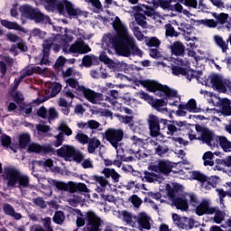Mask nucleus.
I'll list each match as a JSON object with an SVG mask.
<instances>
[{"mask_svg":"<svg viewBox=\"0 0 231 231\" xmlns=\"http://www.w3.org/2000/svg\"><path fill=\"white\" fill-rule=\"evenodd\" d=\"M174 64L171 65V73L172 75H175V77H180V75H182V77H186L189 75V69L183 68L182 66H185V60L183 59H174L173 60Z\"/></svg>","mask_w":231,"mask_h":231,"instance_id":"14","label":"nucleus"},{"mask_svg":"<svg viewBox=\"0 0 231 231\" xmlns=\"http://www.w3.org/2000/svg\"><path fill=\"white\" fill-rule=\"evenodd\" d=\"M54 186L58 190H65L68 189V183L62 181H54Z\"/></svg>","mask_w":231,"mask_h":231,"instance_id":"64","label":"nucleus"},{"mask_svg":"<svg viewBox=\"0 0 231 231\" xmlns=\"http://www.w3.org/2000/svg\"><path fill=\"white\" fill-rule=\"evenodd\" d=\"M216 212L215 207H210V202L207 199H203L196 207L197 216H212Z\"/></svg>","mask_w":231,"mask_h":231,"instance_id":"15","label":"nucleus"},{"mask_svg":"<svg viewBox=\"0 0 231 231\" xmlns=\"http://www.w3.org/2000/svg\"><path fill=\"white\" fill-rule=\"evenodd\" d=\"M171 51L175 57H185V45L180 41L174 42L171 45Z\"/></svg>","mask_w":231,"mask_h":231,"instance_id":"21","label":"nucleus"},{"mask_svg":"<svg viewBox=\"0 0 231 231\" xmlns=\"http://www.w3.org/2000/svg\"><path fill=\"white\" fill-rule=\"evenodd\" d=\"M77 91L83 95L86 100H88L91 104H98L103 98L102 93L95 92L91 88H88L85 86H78Z\"/></svg>","mask_w":231,"mask_h":231,"instance_id":"12","label":"nucleus"},{"mask_svg":"<svg viewBox=\"0 0 231 231\" xmlns=\"http://www.w3.org/2000/svg\"><path fill=\"white\" fill-rule=\"evenodd\" d=\"M135 21L139 26H145L147 24V22L145 21V16L143 14H137L135 16Z\"/></svg>","mask_w":231,"mask_h":231,"instance_id":"60","label":"nucleus"},{"mask_svg":"<svg viewBox=\"0 0 231 231\" xmlns=\"http://www.w3.org/2000/svg\"><path fill=\"white\" fill-rule=\"evenodd\" d=\"M56 140L52 143L54 147H60L64 143V133L60 132L59 134L55 136Z\"/></svg>","mask_w":231,"mask_h":231,"instance_id":"46","label":"nucleus"},{"mask_svg":"<svg viewBox=\"0 0 231 231\" xmlns=\"http://www.w3.org/2000/svg\"><path fill=\"white\" fill-rule=\"evenodd\" d=\"M214 214H215L213 217L214 223H217V225H221V223L225 221V216H226L225 211H221V209H219L218 207H215Z\"/></svg>","mask_w":231,"mask_h":231,"instance_id":"30","label":"nucleus"},{"mask_svg":"<svg viewBox=\"0 0 231 231\" xmlns=\"http://www.w3.org/2000/svg\"><path fill=\"white\" fill-rule=\"evenodd\" d=\"M221 113L224 116H231L230 99L223 98L221 100Z\"/></svg>","mask_w":231,"mask_h":231,"instance_id":"29","label":"nucleus"},{"mask_svg":"<svg viewBox=\"0 0 231 231\" xmlns=\"http://www.w3.org/2000/svg\"><path fill=\"white\" fill-rule=\"evenodd\" d=\"M76 140L82 143V145H86L89 142V136L86 134H77Z\"/></svg>","mask_w":231,"mask_h":231,"instance_id":"50","label":"nucleus"},{"mask_svg":"<svg viewBox=\"0 0 231 231\" xmlns=\"http://www.w3.org/2000/svg\"><path fill=\"white\" fill-rule=\"evenodd\" d=\"M53 46V42L50 40H45L42 43V52L43 57H50V51L51 50V47Z\"/></svg>","mask_w":231,"mask_h":231,"instance_id":"37","label":"nucleus"},{"mask_svg":"<svg viewBox=\"0 0 231 231\" xmlns=\"http://www.w3.org/2000/svg\"><path fill=\"white\" fill-rule=\"evenodd\" d=\"M75 151V147L64 144L62 147L56 150V154L59 156V158L68 160V158H73Z\"/></svg>","mask_w":231,"mask_h":231,"instance_id":"19","label":"nucleus"},{"mask_svg":"<svg viewBox=\"0 0 231 231\" xmlns=\"http://www.w3.org/2000/svg\"><path fill=\"white\" fill-rule=\"evenodd\" d=\"M60 15L64 17H69V19H79L82 15L83 12L80 8L75 7L73 3L69 0H63V4L60 5Z\"/></svg>","mask_w":231,"mask_h":231,"instance_id":"9","label":"nucleus"},{"mask_svg":"<svg viewBox=\"0 0 231 231\" xmlns=\"http://www.w3.org/2000/svg\"><path fill=\"white\" fill-rule=\"evenodd\" d=\"M66 58L63 56H60L55 62V68H64V64H66Z\"/></svg>","mask_w":231,"mask_h":231,"instance_id":"61","label":"nucleus"},{"mask_svg":"<svg viewBox=\"0 0 231 231\" xmlns=\"http://www.w3.org/2000/svg\"><path fill=\"white\" fill-rule=\"evenodd\" d=\"M219 177H217V175L211 176V177H208L207 180V183L208 185H209L210 187H212V189H216V187H217V183H219Z\"/></svg>","mask_w":231,"mask_h":231,"instance_id":"44","label":"nucleus"},{"mask_svg":"<svg viewBox=\"0 0 231 231\" xmlns=\"http://www.w3.org/2000/svg\"><path fill=\"white\" fill-rule=\"evenodd\" d=\"M123 219L125 223L127 225H131V223H134V216L128 211H123Z\"/></svg>","mask_w":231,"mask_h":231,"instance_id":"49","label":"nucleus"},{"mask_svg":"<svg viewBox=\"0 0 231 231\" xmlns=\"http://www.w3.org/2000/svg\"><path fill=\"white\" fill-rule=\"evenodd\" d=\"M82 64L85 68H91V55H86L82 59Z\"/></svg>","mask_w":231,"mask_h":231,"instance_id":"63","label":"nucleus"},{"mask_svg":"<svg viewBox=\"0 0 231 231\" xmlns=\"http://www.w3.org/2000/svg\"><path fill=\"white\" fill-rule=\"evenodd\" d=\"M211 88L218 93H226L228 89L231 93V81L229 79H224L219 74H213L209 76Z\"/></svg>","mask_w":231,"mask_h":231,"instance_id":"10","label":"nucleus"},{"mask_svg":"<svg viewBox=\"0 0 231 231\" xmlns=\"http://www.w3.org/2000/svg\"><path fill=\"white\" fill-rule=\"evenodd\" d=\"M3 210L5 214V216H14V213L15 212V208H14V206L6 203L3 207Z\"/></svg>","mask_w":231,"mask_h":231,"instance_id":"52","label":"nucleus"},{"mask_svg":"<svg viewBox=\"0 0 231 231\" xmlns=\"http://www.w3.org/2000/svg\"><path fill=\"white\" fill-rule=\"evenodd\" d=\"M117 118L122 124L129 125V127L134 126V116L117 115Z\"/></svg>","mask_w":231,"mask_h":231,"instance_id":"33","label":"nucleus"},{"mask_svg":"<svg viewBox=\"0 0 231 231\" xmlns=\"http://www.w3.org/2000/svg\"><path fill=\"white\" fill-rule=\"evenodd\" d=\"M42 150V145L39 143H32L28 146V152H36L37 154H40Z\"/></svg>","mask_w":231,"mask_h":231,"instance_id":"45","label":"nucleus"},{"mask_svg":"<svg viewBox=\"0 0 231 231\" xmlns=\"http://www.w3.org/2000/svg\"><path fill=\"white\" fill-rule=\"evenodd\" d=\"M1 24L7 30H16V32H23V28L16 22H10L8 20H1Z\"/></svg>","mask_w":231,"mask_h":231,"instance_id":"28","label":"nucleus"},{"mask_svg":"<svg viewBox=\"0 0 231 231\" xmlns=\"http://www.w3.org/2000/svg\"><path fill=\"white\" fill-rule=\"evenodd\" d=\"M202 160L205 167H214V161H212L214 160V152H206L202 156Z\"/></svg>","mask_w":231,"mask_h":231,"instance_id":"31","label":"nucleus"},{"mask_svg":"<svg viewBox=\"0 0 231 231\" xmlns=\"http://www.w3.org/2000/svg\"><path fill=\"white\" fill-rule=\"evenodd\" d=\"M42 221L43 222V226L46 228H42V226L38 225L34 228V231H53V227L51 226V217H47L45 218H42Z\"/></svg>","mask_w":231,"mask_h":231,"instance_id":"27","label":"nucleus"},{"mask_svg":"<svg viewBox=\"0 0 231 231\" xmlns=\"http://www.w3.org/2000/svg\"><path fill=\"white\" fill-rule=\"evenodd\" d=\"M155 5H160L161 8L163 10H167V8H171V3L172 0H152Z\"/></svg>","mask_w":231,"mask_h":231,"instance_id":"47","label":"nucleus"},{"mask_svg":"<svg viewBox=\"0 0 231 231\" xmlns=\"http://www.w3.org/2000/svg\"><path fill=\"white\" fill-rule=\"evenodd\" d=\"M9 189H28L30 187V177L21 174V171L12 167H5L2 175Z\"/></svg>","mask_w":231,"mask_h":231,"instance_id":"2","label":"nucleus"},{"mask_svg":"<svg viewBox=\"0 0 231 231\" xmlns=\"http://www.w3.org/2000/svg\"><path fill=\"white\" fill-rule=\"evenodd\" d=\"M19 12L22 14V17L25 19H30L35 23H44L50 20V16L45 15L39 10V8H34L30 5H23L19 7Z\"/></svg>","mask_w":231,"mask_h":231,"instance_id":"6","label":"nucleus"},{"mask_svg":"<svg viewBox=\"0 0 231 231\" xmlns=\"http://www.w3.org/2000/svg\"><path fill=\"white\" fill-rule=\"evenodd\" d=\"M172 98H178V91H176L175 96H164L162 99H153L151 106L152 107H154L156 111H162V108L164 107V106H167V104H169V100H172Z\"/></svg>","mask_w":231,"mask_h":231,"instance_id":"20","label":"nucleus"},{"mask_svg":"<svg viewBox=\"0 0 231 231\" xmlns=\"http://www.w3.org/2000/svg\"><path fill=\"white\" fill-rule=\"evenodd\" d=\"M102 223H104L102 218L97 216V214L93 211L87 212L85 217H78L76 220L78 228H80L86 225V231H102Z\"/></svg>","mask_w":231,"mask_h":231,"instance_id":"3","label":"nucleus"},{"mask_svg":"<svg viewBox=\"0 0 231 231\" xmlns=\"http://www.w3.org/2000/svg\"><path fill=\"white\" fill-rule=\"evenodd\" d=\"M139 84L145 88L150 93H156V91H159V97H176V90L154 80H139Z\"/></svg>","mask_w":231,"mask_h":231,"instance_id":"4","label":"nucleus"},{"mask_svg":"<svg viewBox=\"0 0 231 231\" xmlns=\"http://www.w3.org/2000/svg\"><path fill=\"white\" fill-rule=\"evenodd\" d=\"M31 142H32V137L30 136V134L23 133L19 134L18 143H19L20 149H26V147L30 146Z\"/></svg>","mask_w":231,"mask_h":231,"instance_id":"24","label":"nucleus"},{"mask_svg":"<svg viewBox=\"0 0 231 231\" xmlns=\"http://www.w3.org/2000/svg\"><path fill=\"white\" fill-rule=\"evenodd\" d=\"M37 116H40V118L46 120L48 118V109L44 106H41L37 110Z\"/></svg>","mask_w":231,"mask_h":231,"instance_id":"56","label":"nucleus"},{"mask_svg":"<svg viewBox=\"0 0 231 231\" xmlns=\"http://www.w3.org/2000/svg\"><path fill=\"white\" fill-rule=\"evenodd\" d=\"M47 118L49 121L56 120V118H59V112H57V109H55V107L49 108Z\"/></svg>","mask_w":231,"mask_h":231,"instance_id":"51","label":"nucleus"},{"mask_svg":"<svg viewBox=\"0 0 231 231\" xmlns=\"http://www.w3.org/2000/svg\"><path fill=\"white\" fill-rule=\"evenodd\" d=\"M198 106V103L196 102V99L191 98L189 99L187 104H180L178 106V110L176 111L177 116H187V112L192 113ZM186 109V111H185Z\"/></svg>","mask_w":231,"mask_h":231,"instance_id":"16","label":"nucleus"},{"mask_svg":"<svg viewBox=\"0 0 231 231\" xmlns=\"http://www.w3.org/2000/svg\"><path fill=\"white\" fill-rule=\"evenodd\" d=\"M217 145H220V147L223 149V151L225 152H230L231 142L228 141V139H226V137L217 135L215 139L213 147H217Z\"/></svg>","mask_w":231,"mask_h":231,"instance_id":"22","label":"nucleus"},{"mask_svg":"<svg viewBox=\"0 0 231 231\" xmlns=\"http://www.w3.org/2000/svg\"><path fill=\"white\" fill-rule=\"evenodd\" d=\"M216 138H217V135H215L214 132L208 128L203 130V133L200 134V137H199V140H201L203 143H207L208 147H214Z\"/></svg>","mask_w":231,"mask_h":231,"instance_id":"18","label":"nucleus"},{"mask_svg":"<svg viewBox=\"0 0 231 231\" xmlns=\"http://www.w3.org/2000/svg\"><path fill=\"white\" fill-rule=\"evenodd\" d=\"M101 174H104V176L91 175L89 177L91 183H98L100 187H107L109 185V181L107 180L109 178H112L114 183L120 181L121 176L115 169L105 168L101 171Z\"/></svg>","mask_w":231,"mask_h":231,"instance_id":"5","label":"nucleus"},{"mask_svg":"<svg viewBox=\"0 0 231 231\" xmlns=\"http://www.w3.org/2000/svg\"><path fill=\"white\" fill-rule=\"evenodd\" d=\"M171 217L173 225L181 230H192V228H198V226L200 225L199 222L194 220V218L181 217L176 213H173Z\"/></svg>","mask_w":231,"mask_h":231,"instance_id":"8","label":"nucleus"},{"mask_svg":"<svg viewBox=\"0 0 231 231\" xmlns=\"http://www.w3.org/2000/svg\"><path fill=\"white\" fill-rule=\"evenodd\" d=\"M191 178L192 180H195L196 181H199L200 183H207V180H208V177H207V175L198 171H193L191 172Z\"/></svg>","mask_w":231,"mask_h":231,"instance_id":"32","label":"nucleus"},{"mask_svg":"<svg viewBox=\"0 0 231 231\" xmlns=\"http://www.w3.org/2000/svg\"><path fill=\"white\" fill-rule=\"evenodd\" d=\"M163 127H167V134L169 136H174L175 133H178V131H181L180 128H178L177 125L174 123L167 124Z\"/></svg>","mask_w":231,"mask_h":231,"instance_id":"41","label":"nucleus"},{"mask_svg":"<svg viewBox=\"0 0 231 231\" xmlns=\"http://www.w3.org/2000/svg\"><path fill=\"white\" fill-rule=\"evenodd\" d=\"M104 140L110 143L114 149H118L120 142L124 140V129L108 128L102 134Z\"/></svg>","mask_w":231,"mask_h":231,"instance_id":"7","label":"nucleus"},{"mask_svg":"<svg viewBox=\"0 0 231 231\" xmlns=\"http://www.w3.org/2000/svg\"><path fill=\"white\" fill-rule=\"evenodd\" d=\"M129 201L132 203V205H134L135 208H140L142 203H143V200H142L138 195H132L129 198Z\"/></svg>","mask_w":231,"mask_h":231,"instance_id":"43","label":"nucleus"},{"mask_svg":"<svg viewBox=\"0 0 231 231\" xmlns=\"http://www.w3.org/2000/svg\"><path fill=\"white\" fill-rule=\"evenodd\" d=\"M0 142L3 147H5V149H8V147H10V144L12 143V137H10V135L4 134L1 136Z\"/></svg>","mask_w":231,"mask_h":231,"instance_id":"48","label":"nucleus"},{"mask_svg":"<svg viewBox=\"0 0 231 231\" xmlns=\"http://www.w3.org/2000/svg\"><path fill=\"white\" fill-rule=\"evenodd\" d=\"M13 100L16 103V104H21V102H23V100H24V97H23L21 91H16L14 93V95L13 96Z\"/></svg>","mask_w":231,"mask_h":231,"instance_id":"62","label":"nucleus"},{"mask_svg":"<svg viewBox=\"0 0 231 231\" xmlns=\"http://www.w3.org/2000/svg\"><path fill=\"white\" fill-rule=\"evenodd\" d=\"M189 204L192 207H198V205H199V200H198V196H196V194L194 193L189 194Z\"/></svg>","mask_w":231,"mask_h":231,"instance_id":"59","label":"nucleus"},{"mask_svg":"<svg viewBox=\"0 0 231 231\" xmlns=\"http://www.w3.org/2000/svg\"><path fill=\"white\" fill-rule=\"evenodd\" d=\"M88 152L89 154H93V152H95L97 149H98V147H100L101 145L100 140H98V138L97 137H92L88 139Z\"/></svg>","mask_w":231,"mask_h":231,"instance_id":"26","label":"nucleus"},{"mask_svg":"<svg viewBox=\"0 0 231 231\" xmlns=\"http://www.w3.org/2000/svg\"><path fill=\"white\" fill-rule=\"evenodd\" d=\"M166 37H179L180 32H176L174 29V26L172 24L168 23L166 24V32H165Z\"/></svg>","mask_w":231,"mask_h":231,"instance_id":"40","label":"nucleus"},{"mask_svg":"<svg viewBox=\"0 0 231 231\" xmlns=\"http://www.w3.org/2000/svg\"><path fill=\"white\" fill-rule=\"evenodd\" d=\"M173 205L178 210H189V200L185 198L177 197L173 199Z\"/></svg>","mask_w":231,"mask_h":231,"instance_id":"25","label":"nucleus"},{"mask_svg":"<svg viewBox=\"0 0 231 231\" xmlns=\"http://www.w3.org/2000/svg\"><path fill=\"white\" fill-rule=\"evenodd\" d=\"M89 51H91V48L89 47V45L86 44V42H81L79 43V53H89Z\"/></svg>","mask_w":231,"mask_h":231,"instance_id":"57","label":"nucleus"},{"mask_svg":"<svg viewBox=\"0 0 231 231\" xmlns=\"http://www.w3.org/2000/svg\"><path fill=\"white\" fill-rule=\"evenodd\" d=\"M113 28L116 34L109 37V44L117 55L121 57H131V55L142 57V50L137 48L134 38L129 34L127 26L122 23L120 17L116 16L115 18Z\"/></svg>","mask_w":231,"mask_h":231,"instance_id":"1","label":"nucleus"},{"mask_svg":"<svg viewBox=\"0 0 231 231\" xmlns=\"http://www.w3.org/2000/svg\"><path fill=\"white\" fill-rule=\"evenodd\" d=\"M149 129H150V134L152 138H156L157 136H160V124H162L163 125H167V122L169 120L167 119H160L158 116L150 115L147 119Z\"/></svg>","mask_w":231,"mask_h":231,"instance_id":"11","label":"nucleus"},{"mask_svg":"<svg viewBox=\"0 0 231 231\" xmlns=\"http://www.w3.org/2000/svg\"><path fill=\"white\" fill-rule=\"evenodd\" d=\"M32 203H34V205H36L37 207H40V208H46V201H44V199H42V197L33 199Z\"/></svg>","mask_w":231,"mask_h":231,"instance_id":"55","label":"nucleus"},{"mask_svg":"<svg viewBox=\"0 0 231 231\" xmlns=\"http://www.w3.org/2000/svg\"><path fill=\"white\" fill-rule=\"evenodd\" d=\"M172 169H174V163L163 160L159 161L158 165L153 166L155 172H160L161 174H164V176H169L172 172Z\"/></svg>","mask_w":231,"mask_h":231,"instance_id":"17","label":"nucleus"},{"mask_svg":"<svg viewBox=\"0 0 231 231\" xmlns=\"http://www.w3.org/2000/svg\"><path fill=\"white\" fill-rule=\"evenodd\" d=\"M134 222L138 224L139 230H151V217L145 212L134 215Z\"/></svg>","mask_w":231,"mask_h":231,"instance_id":"13","label":"nucleus"},{"mask_svg":"<svg viewBox=\"0 0 231 231\" xmlns=\"http://www.w3.org/2000/svg\"><path fill=\"white\" fill-rule=\"evenodd\" d=\"M156 173L148 171H144V180L147 183H154V178H156Z\"/></svg>","mask_w":231,"mask_h":231,"instance_id":"53","label":"nucleus"},{"mask_svg":"<svg viewBox=\"0 0 231 231\" xmlns=\"http://www.w3.org/2000/svg\"><path fill=\"white\" fill-rule=\"evenodd\" d=\"M195 23H198V26L203 24L204 26H208V28H216V26H217V22L214 19L197 20Z\"/></svg>","mask_w":231,"mask_h":231,"instance_id":"35","label":"nucleus"},{"mask_svg":"<svg viewBox=\"0 0 231 231\" xmlns=\"http://www.w3.org/2000/svg\"><path fill=\"white\" fill-rule=\"evenodd\" d=\"M45 3H47L49 8H52V10H58V12H60V5H64V0H45Z\"/></svg>","mask_w":231,"mask_h":231,"instance_id":"36","label":"nucleus"},{"mask_svg":"<svg viewBox=\"0 0 231 231\" xmlns=\"http://www.w3.org/2000/svg\"><path fill=\"white\" fill-rule=\"evenodd\" d=\"M64 212L63 211H56L53 217L52 221L53 223H56V225H62L64 223Z\"/></svg>","mask_w":231,"mask_h":231,"instance_id":"39","label":"nucleus"},{"mask_svg":"<svg viewBox=\"0 0 231 231\" xmlns=\"http://www.w3.org/2000/svg\"><path fill=\"white\" fill-rule=\"evenodd\" d=\"M215 42L217 45H218L219 48H221L223 53H225L226 50H228V43L227 42H225V40H223V37L219 35H215Z\"/></svg>","mask_w":231,"mask_h":231,"instance_id":"34","label":"nucleus"},{"mask_svg":"<svg viewBox=\"0 0 231 231\" xmlns=\"http://www.w3.org/2000/svg\"><path fill=\"white\" fill-rule=\"evenodd\" d=\"M60 91H62V85H60V83H55V85L51 89L50 96H47V100L49 98H55Z\"/></svg>","mask_w":231,"mask_h":231,"instance_id":"38","label":"nucleus"},{"mask_svg":"<svg viewBox=\"0 0 231 231\" xmlns=\"http://www.w3.org/2000/svg\"><path fill=\"white\" fill-rule=\"evenodd\" d=\"M42 154H57V150L51 147V145L42 146Z\"/></svg>","mask_w":231,"mask_h":231,"instance_id":"54","label":"nucleus"},{"mask_svg":"<svg viewBox=\"0 0 231 231\" xmlns=\"http://www.w3.org/2000/svg\"><path fill=\"white\" fill-rule=\"evenodd\" d=\"M201 75H203V71L201 70L189 69L187 79L190 80L191 79H196L197 80H199V79H201Z\"/></svg>","mask_w":231,"mask_h":231,"instance_id":"42","label":"nucleus"},{"mask_svg":"<svg viewBox=\"0 0 231 231\" xmlns=\"http://www.w3.org/2000/svg\"><path fill=\"white\" fill-rule=\"evenodd\" d=\"M139 95H140V98H142L143 100H145V102L149 103L150 106L151 104H152V100H154V97L149 96V94L143 91L140 92Z\"/></svg>","mask_w":231,"mask_h":231,"instance_id":"58","label":"nucleus"},{"mask_svg":"<svg viewBox=\"0 0 231 231\" xmlns=\"http://www.w3.org/2000/svg\"><path fill=\"white\" fill-rule=\"evenodd\" d=\"M213 17L216 18L217 21V24H227L226 28H230L229 24H230V21L231 18L228 15V14H225V13H213Z\"/></svg>","mask_w":231,"mask_h":231,"instance_id":"23","label":"nucleus"}]
</instances>
